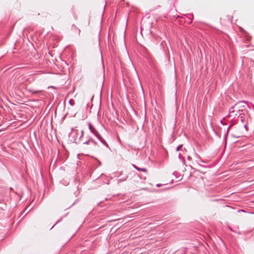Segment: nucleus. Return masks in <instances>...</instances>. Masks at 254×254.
Here are the masks:
<instances>
[{
  "mask_svg": "<svg viewBox=\"0 0 254 254\" xmlns=\"http://www.w3.org/2000/svg\"><path fill=\"white\" fill-rule=\"evenodd\" d=\"M240 111V110L239 109V104L238 103L236 104L229 109V113L233 114L235 116H237L239 114Z\"/></svg>",
  "mask_w": 254,
  "mask_h": 254,
  "instance_id": "f257e3e1",
  "label": "nucleus"
},
{
  "mask_svg": "<svg viewBox=\"0 0 254 254\" xmlns=\"http://www.w3.org/2000/svg\"><path fill=\"white\" fill-rule=\"evenodd\" d=\"M88 125L90 131L93 134L97 131L90 123H88Z\"/></svg>",
  "mask_w": 254,
  "mask_h": 254,
  "instance_id": "f03ea898",
  "label": "nucleus"
},
{
  "mask_svg": "<svg viewBox=\"0 0 254 254\" xmlns=\"http://www.w3.org/2000/svg\"><path fill=\"white\" fill-rule=\"evenodd\" d=\"M133 167H134V168L136 170H137L138 171H142V172H147V170L145 168H139L136 167L135 165H133Z\"/></svg>",
  "mask_w": 254,
  "mask_h": 254,
  "instance_id": "7ed1b4c3",
  "label": "nucleus"
},
{
  "mask_svg": "<svg viewBox=\"0 0 254 254\" xmlns=\"http://www.w3.org/2000/svg\"><path fill=\"white\" fill-rule=\"evenodd\" d=\"M94 134V135H95V136L98 138V139L99 140H100L102 138V136H101V135L98 133V131H97V132H96V133H95Z\"/></svg>",
  "mask_w": 254,
  "mask_h": 254,
  "instance_id": "20e7f679",
  "label": "nucleus"
},
{
  "mask_svg": "<svg viewBox=\"0 0 254 254\" xmlns=\"http://www.w3.org/2000/svg\"><path fill=\"white\" fill-rule=\"evenodd\" d=\"M90 143H93L95 144V141L93 139H89L88 141L84 142L83 144H90Z\"/></svg>",
  "mask_w": 254,
  "mask_h": 254,
  "instance_id": "39448f33",
  "label": "nucleus"
},
{
  "mask_svg": "<svg viewBox=\"0 0 254 254\" xmlns=\"http://www.w3.org/2000/svg\"><path fill=\"white\" fill-rule=\"evenodd\" d=\"M100 141L102 142V144L105 145L107 147H109L108 144H107L106 141L103 138Z\"/></svg>",
  "mask_w": 254,
  "mask_h": 254,
  "instance_id": "423d86ee",
  "label": "nucleus"
},
{
  "mask_svg": "<svg viewBox=\"0 0 254 254\" xmlns=\"http://www.w3.org/2000/svg\"><path fill=\"white\" fill-rule=\"evenodd\" d=\"M69 103L70 104V105H71V106H73L75 105V102L74 101L72 100V99H70L69 101Z\"/></svg>",
  "mask_w": 254,
  "mask_h": 254,
  "instance_id": "0eeeda50",
  "label": "nucleus"
},
{
  "mask_svg": "<svg viewBox=\"0 0 254 254\" xmlns=\"http://www.w3.org/2000/svg\"><path fill=\"white\" fill-rule=\"evenodd\" d=\"M182 145H179L177 147V151H180V150L181 149V148L182 147Z\"/></svg>",
  "mask_w": 254,
  "mask_h": 254,
  "instance_id": "6e6552de",
  "label": "nucleus"
},
{
  "mask_svg": "<svg viewBox=\"0 0 254 254\" xmlns=\"http://www.w3.org/2000/svg\"><path fill=\"white\" fill-rule=\"evenodd\" d=\"M189 18L191 19L193 17V15L192 14H189Z\"/></svg>",
  "mask_w": 254,
  "mask_h": 254,
  "instance_id": "1a4fd4ad",
  "label": "nucleus"
},
{
  "mask_svg": "<svg viewBox=\"0 0 254 254\" xmlns=\"http://www.w3.org/2000/svg\"><path fill=\"white\" fill-rule=\"evenodd\" d=\"M126 179H127L126 178H125V179H123V180H118V181H119H119H126Z\"/></svg>",
  "mask_w": 254,
  "mask_h": 254,
  "instance_id": "9d476101",
  "label": "nucleus"
},
{
  "mask_svg": "<svg viewBox=\"0 0 254 254\" xmlns=\"http://www.w3.org/2000/svg\"><path fill=\"white\" fill-rule=\"evenodd\" d=\"M156 186L158 187H159L161 186V184H157L156 185Z\"/></svg>",
  "mask_w": 254,
  "mask_h": 254,
  "instance_id": "9b49d317",
  "label": "nucleus"
},
{
  "mask_svg": "<svg viewBox=\"0 0 254 254\" xmlns=\"http://www.w3.org/2000/svg\"><path fill=\"white\" fill-rule=\"evenodd\" d=\"M230 127H229L228 128H227V132L229 131V129H230Z\"/></svg>",
  "mask_w": 254,
  "mask_h": 254,
  "instance_id": "f8f14e48",
  "label": "nucleus"
}]
</instances>
